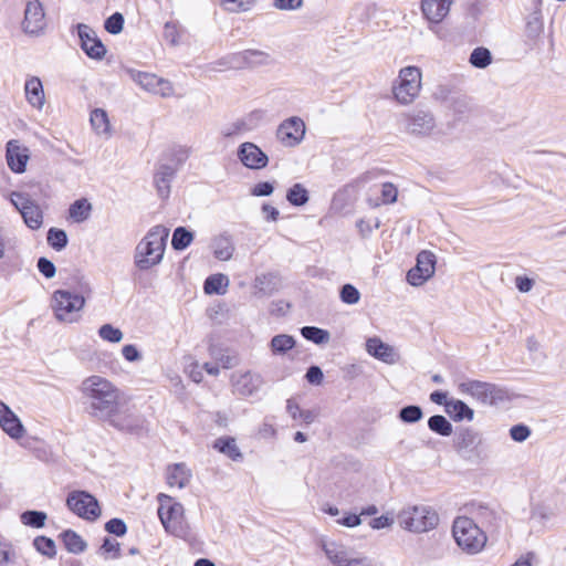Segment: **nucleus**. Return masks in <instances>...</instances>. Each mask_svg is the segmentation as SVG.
Here are the masks:
<instances>
[{
    "mask_svg": "<svg viewBox=\"0 0 566 566\" xmlns=\"http://www.w3.org/2000/svg\"><path fill=\"white\" fill-rule=\"evenodd\" d=\"M81 392L86 399L87 413L101 421L114 416L122 403V391L108 379L102 376H90L81 384Z\"/></svg>",
    "mask_w": 566,
    "mask_h": 566,
    "instance_id": "f257e3e1",
    "label": "nucleus"
},
{
    "mask_svg": "<svg viewBox=\"0 0 566 566\" xmlns=\"http://www.w3.org/2000/svg\"><path fill=\"white\" fill-rule=\"evenodd\" d=\"M168 235L169 229L158 224L140 240L134 255L135 265L139 270H149L161 262Z\"/></svg>",
    "mask_w": 566,
    "mask_h": 566,
    "instance_id": "f03ea898",
    "label": "nucleus"
},
{
    "mask_svg": "<svg viewBox=\"0 0 566 566\" xmlns=\"http://www.w3.org/2000/svg\"><path fill=\"white\" fill-rule=\"evenodd\" d=\"M452 534L458 546L468 554L480 553L488 541L484 531L471 517L459 516L454 520Z\"/></svg>",
    "mask_w": 566,
    "mask_h": 566,
    "instance_id": "7ed1b4c3",
    "label": "nucleus"
},
{
    "mask_svg": "<svg viewBox=\"0 0 566 566\" xmlns=\"http://www.w3.org/2000/svg\"><path fill=\"white\" fill-rule=\"evenodd\" d=\"M422 73L417 66H406L399 71L398 77L392 83L395 99L401 105H410L419 96L421 90Z\"/></svg>",
    "mask_w": 566,
    "mask_h": 566,
    "instance_id": "20e7f679",
    "label": "nucleus"
},
{
    "mask_svg": "<svg viewBox=\"0 0 566 566\" xmlns=\"http://www.w3.org/2000/svg\"><path fill=\"white\" fill-rule=\"evenodd\" d=\"M399 525L413 533H424L433 530L439 523V515L426 505L412 506L398 514Z\"/></svg>",
    "mask_w": 566,
    "mask_h": 566,
    "instance_id": "39448f33",
    "label": "nucleus"
},
{
    "mask_svg": "<svg viewBox=\"0 0 566 566\" xmlns=\"http://www.w3.org/2000/svg\"><path fill=\"white\" fill-rule=\"evenodd\" d=\"M85 305L84 296L67 290H56L52 294L51 308L55 318L63 323H74Z\"/></svg>",
    "mask_w": 566,
    "mask_h": 566,
    "instance_id": "423d86ee",
    "label": "nucleus"
},
{
    "mask_svg": "<svg viewBox=\"0 0 566 566\" xmlns=\"http://www.w3.org/2000/svg\"><path fill=\"white\" fill-rule=\"evenodd\" d=\"M461 394L469 395L484 405H499L509 398L507 391L494 384L467 380L458 385Z\"/></svg>",
    "mask_w": 566,
    "mask_h": 566,
    "instance_id": "0eeeda50",
    "label": "nucleus"
},
{
    "mask_svg": "<svg viewBox=\"0 0 566 566\" xmlns=\"http://www.w3.org/2000/svg\"><path fill=\"white\" fill-rule=\"evenodd\" d=\"M159 502L158 516L165 530L174 535L179 536L182 533L184 506L178 502H172V497L159 493L157 496Z\"/></svg>",
    "mask_w": 566,
    "mask_h": 566,
    "instance_id": "6e6552de",
    "label": "nucleus"
},
{
    "mask_svg": "<svg viewBox=\"0 0 566 566\" xmlns=\"http://www.w3.org/2000/svg\"><path fill=\"white\" fill-rule=\"evenodd\" d=\"M106 422L115 429L128 433L139 434L146 428V420L135 409L129 408L125 401L118 406L117 410Z\"/></svg>",
    "mask_w": 566,
    "mask_h": 566,
    "instance_id": "1a4fd4ad",
    "label": "nucleus"
},
{
    "mask_svg": "<svg viewBox=\"0 0 566 566\" xmlns=\"http://www.w3.org/2000/svg\"><path fill=\"white\" fill-rule=\"evenodd\" d=\"M66 505L74 514L87 521H95L101 516L97 499L86 491L70 492Z\"/></svg>",
    "mask_w": 566,
    "mask_h": 566,
    "instance_id": "9d476101",
    "label": "nucleus"
},
{
    "mask_svg": "<svg viewBox=\"0 0 566 566\" xmlns=\"http://www.w3.org/2000/svg\"><path fill=\"white\" fill-rule=\"evenodd\" d=\"M10 201L20 212L24 223L32 230H38L43 223V212L31 197L21 191H13Z\"/></svg>",
    "mask_w": 566,
    "mask_h": 566,
    "instance_id": "9b49d317",
    "label": "nucleus"
},
{
    "mask_svg": "<svg viewBox=\"0 0 566 566\" xmlns=\"http://www.w3.org/2000/svg\"><path fill=\"white\" fill-rule=\"evenodd\" d=\"M128 76L146 92L170 97L174 95V86L170 81L159 77L154 73L143 72L135 69H127Z\"/></svg>",
    "mask_w": 566,
    "mask_h": 566,
    "instance_id": "f8f14e48",
    "label": "nucleus"
},
{
    "mask_svg": "<svg viewBox=\"0 0 566 566\" xmlns=\"http://www.w3.org/2000/svg\"><path fill=\"white\" fill-rule=\"evenodd\" d=\"M271 62L269 53L259 50H244L230 54L218 62L220 66L228 69H243L266 65Z\"/></svg>",
    "mask_w": 566,
    "mask_h": 566,
    "instance_id": "ddd939ff",
    "label": "nucleus"
},
{
    "mask_svg": "<svg viewBox=\"0 0 566 566\" xmlns=\"http://www.w3.org/2000/svg\"><path fill=\"white\" fill-rule=\"evenodd\" d=\"M471 514L479 526L491 536H497L502 528L503 517L500 511L483 503L472 504Z\"/></svg>",
    "mask_w": 566,
    "mask_h": 566,
    "instance_id": "4468645a",
    "label": "nucleus"
},
{
    "mask_svg": "<svg viewBox=\"0 0 566 566\" xmlns=\"http://www.w3.org/2000/svg\"><path fill=\"white\" fill-rule=\"evenodd\" d=\"M305 132L304 120L301 117L292 116L279 125L276 138L285 147H295L304 139Z\"/></svg>",
    "mask_w": 566,
    "mask_h": 566,
    "instance_id": "2eb2a0df",
    "label": "nucleus"
},
{
    "mask_svg": "<svg viewBox=\"0 0 566 566\" xmlns=\"http://www.w3.org/2000/svg\"><path fill=\"white\" fill-rule=\"evenodd\" d=\"M436 255L431 251L423 250L417 256L416 265L407 273V281L412 286H420L430 277L433 276L436 271Z\"/></svg>",
    "mask_w": 566,
    "mask_h": 566,
    "instance_id": "dca6fc26",
    "label": "nucleus"
},
{
    "mask_svg": "<svg viewBox=\"0 0 566 566\" xmlns=\"http://www.w3.org/2000/svg\"><path fill=\"white\" fill-rule=\"evenodd\" d=\"M436 126V118L430 111L416 109L407 115L406 130L411 135L430 136Z\"/></svg>",
    "mask_w": 566,
    "mask_h": 566,
    "instance_id": "f3484780",
    "label": "nucleus"
},
{
    "mask_svg": "<svg viewBox=\"0 0 566 566\" xmlns=\"http://www.w3.org/2000/svg\"><path fill=\"white\" fill-rule=\"evenodd\" d=\"M82 50L94 60H102L106 54V48L98 39L96 32L87 24L76 25Z\"/></svg>",
    "mask_w": 566,
    "mask_h": 566,
    "instance_id": "a211bd4d",
    "label": "nucleus"
},
{
    "mask_svg": "<svg viewBox=\"0 0 566 566\" xmlns=\"http://www.w3.org/2000/svg\"><path fill=\"white\" fill-rule=\"evenodd\" d=\"M22 28L25 33L31 35H39L44 30L45 14L39 0L27 2Z\"/></svg>",
    "mask_w": 566,
    "mask_h": 566,
    "instance_id": "6ab92c4d",
    "label": "nucleus"
},
{
    "mask_svg": "<svg viewBox=\"0 0 566 566\" xmlns=\"http://www.w3.org/2000/svg\"><path fill=\"white\" fill-rule=\"evenodd\" d=\"M240 161L249 169H262L269 163L268 155L255 144L245 142L238 148Z\"/></svg>",
    "mask_w": 566,
    "mask_h": 566,
    "instance_id": "aec40b11",
    "label": "nucleus"
},
{
    "mask_svg": "<svg viewBox=\"0 0 566 566\" xmlns=\"http://www.w3.org/2000/svg\"><path fill=\"white\" fill-rule=\"evenodd\" d=\"M262 385L263 379L259 374L245 371L232 376L233 391L243 397L254 395Z\"/></svg>",
    "mask_w": 566,
    "mask_h": 566,
    "instance_id": "412c9836",
    "label": "nucleus"
},
{
    "mask_svg": "<svg viewBox=\"0 0 566 566\" xmlns=\"http://www.w3.org/2000/svg\"><path fill=\"white\" fill-rule=\"evenodd\" d=\"M0 427L12 439L24 436L25 429L18 416L2 401H0Z\"/></svg>",
    "mask_w": 566,
    "mask_h": 566,
    "instance_id": "4be33fe9",
    "label": "nucleus"
},
{
    "mask_svg": "<svg viewBox=\"0 0 566 566\" xmlns=\"http://www.w3.org/2000/svg\"><path fill=\"white\" fill-rule=\"evenodd\" d=\"M6 157L8 166L12 171L17 174L25 171L27 163L29 160V149L21 146L18 140L8 142Z\"/></svg>",
    "mask_w": 566,
    "mask_h": 566,
    "instance_id": "5701e85b",
    "label": "nucleus"
},
{
    "mask_svg": "<svg viewBox=\"0 0 566 566\" xmlns=\"http://www.w3.org/2000/svg\"><path fill=\"white\" fill-rule=\"evenodd\" d=\"M366 350L373 357L389 364L394 365L398 360V355L395 348L386 343H384L378 337L368 338L366 342Z\"/></svg>",
    "mask_w": 566,
    "mask_h": 566,
    "instance_id": "b1692460",
    "label": "nucleus"
},
{
    "mask_svg": "<svg viewBox=\"0 0 566 566\" xmlns=\"http://www.w3.org/2000/svg\"><path fill=\"white\" fill-rule=\"evenodd\" d=\"M452 0H422L421 11L431 23H440L449 13Z\"/></svg>",
    "mask_w": 566,
    "mask_h": 566,
    "instance_id": "393cba45",
    "label": "nucleus"
},
{
    "mask_svg": "<svg viewBox=\"0 0 566 566\" xmlns=\"http://www.w3.org/2000/svg\"><path fill=\"white\" fill-rule=\"evenodd\" d=\"M177 167L168 164H159L155 175L154 185L157 189V193L160 198H168L170 193V184L177 172Z\"/></svg>",
    "mask_w": 566,
    "mask_h": 566,
    "instance_id": "a878e982",
    "label": "nucleus"
},
{
    "mask_svg": "<svg viewBox=\"0 0 566 566\" xmlns=\"http://www.w3.org/2000/svg\"><path fill=\"white\" fill-rule=\"evenodd\" d=\"M544 31V23L541 9H536L530 14L525 27L526 42L530 46H534L541 40Z\"/></svg>",
    "mask_w": 566,
    "mask_h": 566,
    "instance_id": "bb28decb",
    "label": "nucleus"
},
{
    "mask_svg": "<svg viewBox=\"0 0 566 566\" xmlns=\"http://www.w3.org/2000/svg\"><path fill=\"white\" fill-rule=\"evenodd\" d=\"M24 93L30 105L38 109L43 107L45 102L44 91L42 82L38 76H31L25 81Z\"/></svg>",
    "mask_w": 566,
    "mask_h": 566,
    "instance_id": "cd10ccee",
    "label": "nucleus"
},
{
    "mask_svg": "<svg viewBox=\"0 0 566 566\" xmlns=\"http://www.w3.org/2000/svg\"><path fill=\"white\" fill-rule=\"evenodd\" d=\"M191 479V471L185 463H176L167 469V483L169 486L186 488Z\"/></svg>",
    "mask_w": 566,
    "mask_h": 566,
    "instance_id": "c85d7f7f",
    "label": "nucleus"
},
{
    "mask_svg": "<svg viewBox=\"0 0 566 566\" xmlns=\"http://www.w3.org/2000/svg\"><path fill=\"white\" fill-rule=\"evenodd\" d=\"M211 247L213 249V254L218 260L227 261L232 258L234 245L231 235L222 233L214 237Z\"/></svg>",
    "mask_w": 566,
    "mask_h": 566,
    "instance_id": "c756f323",
    "label": "nucleus"
},
{
    "mask_svg": "<svg viewBox=\"0 0 566 566\" xmlns=\"http://www.w3.org/2000/svg\"><path fill=\"white\" fill-rule=\"evenodd\" d=\"M213 449L227 455L232 461H242L243 454L240 451L233 437H220L214 440Z\"/></svg>",
    "mask_w": 566,
    "mask_h": 566,
    "instance_id": "7c9ffc66",
    "label": "nucleus"
},
{
    "mask_svg": "<svg viewBox=\"0 0 566 566\" xmlns=\"http://www.w3.org/2000/svg\"><path fill=\"white\" fill-rule=\"evenodd\" d=\"M447 413L454 421L473 420L474 411L464 401L451 399L446 403Z\"/></svg>",
    "mask_w": 566,
    "mask_h": 566,
    "instance_id": "2f4dec72",
    "label": "nucleus"
},
{
    "mask_svg": "<svg viewBox=\"0 0 566 566\" xmlns=\"http://www.w3.org/2000/svg\"><path fill=\"white\" fill-rule=\"evenodd\" d=\"M65 548L67 552L72 554H81L83 553L87 544L76 532L72 530H66L60 535Z\"/></svg>",
    "mask_w": 566,
    "mask_h": 566,
    "instance_id": "473e14b6",
    "label": "nucleus"
},
{
    "mask_svg": "<svg viewBox=\"0 0 566 566\" xmlns=\"http://www.w3.org/2000/svg\"><path fill=\"white\" fill-rule=\"evenodd\" d=\"M229 279L224 274H213L206 279L203 284L205 293L223 295L227 292Z\"/></svg>",
    "mask_w": 566,
    "mask_h": 566,
    "instance_id": "72a5a7b5",
    "label": "nucleus"
},
{
    "mask_svg": "<svg viewBox=\"0 0 566 566\" xmlns=\"http://www.w3.org/2000/svg\"><path fill=\"white\" fill-rule=\"evenodd\" d=\"M323 549L335 566H344L350 554L343 545L336 543H326L323 545Z\"/></svg>",
    "mask_w": 566,
    "mask_h": 566,
    "instance_id": "f704fd0d",
    "label": "nucleus"
},
{
    "mask_svg": "<svg viewBox=\"0 0 566 566\" xmlns=\"http://www.w3.org/2000/svg\"><path fill=\"white\" fill-rule=\"evenodd\" d=\"M277 277L272 273L258 275L254 280V289L258 294L271 295L277 291Z\"/></svg>",
    "mask_w": 566,
    "mask_h": 566,
    "instance_id": "c9c22d12",
    "label": "nucleus"
},
{
    "mask_svg": "<svg viewBox=\"0 0 566 566\" xmlns=\"http://www.w3.org/2000/svg\"><path fill=\"white\" fill-rule=\"evenodd\" d=\"M295 346V339L287 334L275 335L270 343L271 352L274 355H284Z\"/></svg>",
    "mask_w": 566,
    "mask_h": 566,
    "instance_id": "e433bc0d",
    "label": "nucleus"
},
{
    "mask_svg": "<svg viewBox=\"0 0 566 566\" xmlns=\"http://www.w3.org/2000/svg\"><path fill=\"white\" fill-rule=\"evenodd\" d=\"M92 205L86 199L75 200L69 208L70 218L75 222H83L88 219Z\"/></svg>",
    "mask_w": 566,
    "mask_h": 566,
    "instance_id": "4c0bfd02",
    "label": "nucleus"
},
{
    "mask_svg": "<svg viewBox=\"0 0 566 566\" xmlns=\"http://www.w3.org/2000/svg\"><path fill=\"white\" fill-rule=\"evenodd\" d=\"M91 125L96 134H108L111 126L107 113L102 108H95L91 112Z\"/></svg>",
    "mask_w": 566,
    "mask_h": 566,
    "instance_id": "58836bf2",
    "label": "nucleus"
},
{
    "mask_svg": "<svg viewBox=\"0 0 566 566\" xmlns=\"http://www.w3.org/2000/svg\"><path fill=\"white\" fill-rule=\"evenodd\" d=\"M286 200L292 206L302 207L308 202L310 195L302 184H294L286 192Z\"/></svg>",
    "mask_w": 566,
    "mask_h": 566,
    "instance_id": "ea45409f",
    "label": "nucleus"
},
{
    "mask_svg": "<svg viewBox=\"0 0 566 566\" xmlns=\"http://www.w3.org/2000/svg\"><path fill=\"white\" fill-rule=\"evenodd\" d=\"M193 240V233L185 227H178L174 230L171 247L176 251H182L188 248Z\"/></svg>",
    "mask_w": 566,
    "mask_h": 566,
    "instance_id": "a19ab883",
    "label": "nucleus"
},
{
    "mask_svg": "<svg viewBox=\"0 0 566 566\" xmlns=\"http://www.w3.org/2000/svg\"><path fill=\"white\" fill-rule=\"evenodd\" d=\"M301 334L305 339L316 345L326 344L331 338L328 331L316 326H304L301 328Z\"/></svg>",
    "mask_w": 566,
    "mask_h": 566,
    "instance_id": "79ce46f5",
    "label": "nucleus"
},
{
    "mask_svg": "<svg viewBox=\"0 0 566 566\" xmlns=\"http://www.w3.org/2000/svg\"><path fill=\"white\" fill-rule=\"evenodd\" d=\"M469 62L476 69H485L492 63L491 51L488 48L478 46L471 52Z\"/></svg>",
    "mask_w": 566,
    "mask_h": 566,
    "instance_id": "37998d69",
    "label": "nucleus"
},
{
    "mask_svg": "<svg viewBox=\"0 0 566 566\" xmlns=\"http://www.w3.org/2000/svg\"><path fill=\"white\" fill-rule=\"evenodd\" d=\"M428 427L434 433L449 437L452 433V424L442 415H434L428 419Z\"/></svg>",
    "mask_w": 566,
    "mask_h": 566,
    "instance_id": "c03bdc74",
    "label": "nucleus"
},
{
    "mask_svg": "<svg viewBox=\"0 0 566 566\" xmlns=\"http://www.w3.org/2000/svg\"><path fill=\"white\" fill-rule=\"evenodd\" d=\"M46 518L48 515L45 512L34 510L25 511L20 515L22 524L33 528L43 527L45 525Z\"/></svg>",
    "mask_w": 566,
    "mask_h": 566,
    "instance_id": "a18cd8bd",
    "label": "nucleus"
},
{
    "mask_svg": "<svg viewBox=\"0 0 566 566\" xmlns=\"http://www.w3.org/2000/svg\"><path fill=\"white\" fill-rule=\"evenodd\" d=\"M46 240L49 245L56 251H62L69 242L66 232L59 228H50Z\"/></svg>",
    "mask_w": 566,
    "mask_h": 566,
    "instance_id": "49530a36",
    "label": "nucleus"
},
{
    "mask_svg": "<svg viewBox=\"0 0 566 566\" xmlns=\"http://www.w3.org/2000/svg\"><path fill=\"white\" fill-rule=\"evenodd\" d=\"M423 417L420 406L409 405L399 410L398 418L405 423H416Z\"/></svg>",
    "mask_w": 566,
    "mask_h": 566,
    "instance_id": "de8ad7c7",
    "label": "nucleus"
},
{
    "mask_svg": "<svg viewBox=\"0 0 566 566\" xmlns=\"http://www.w3.org/2000/svg\"><path fill=\"white\" fill-rule=\"evenodd\" d=\"M35 549L48 557L55 556V543L52 538L45 536H38L33 541Z\"/></svg>",
    "mask_w": 566,
    "mask_h": 566,
    "instance_id": "09e8293b",
    "label": "nucleus"
},
{
    "mask_svg": "<svg viewBox=\"0 0 566 566\" xmlns=\"http://www.w3.org/2000/svg\"><path fill=\"white\" fill-rule=\"evenodd\" d=\"M98 336L109 343H119L123 339V332L112 324H104L98 329Z\"/></svg>",
    "mask_w": 566,
    "mask_h": 566,
    "instance_id": "8fccbe9b",
    "label": "nucleus"
},
{
    "mask_svg": "<svg viewBox=\"0 0 566 566\" xmlns=\"http://www.w3.org/2000/svg\"><path fill=\"white\" fill-rule=\"evenodd\" d=\"M339 297L348 305L357 304L360 300V292L353 284H344L339 290Z\"/></svg>",
    "mask_w": 566,
    "mask_h": 566,
    "instance_id": "3c124183",
    "label": "nucleus"
},
{
    "mask_svg": "<svg viewBox=\"0 0 566 566\" xmlns=\"http://www.w3.org/2000/svg\"><path fill=\"white\" fill-rule=\"evenodd\" d=\"M124 27V17L119 12L113 13L105 20L104 28L111 34H118Z\"/></svg>",
    "mask_w": 566,
    "mask_h": 566,
    "instance_id": "603ef678",
    "label": "nucleus"
},
{
    "mask_svg": "<svg viewBox=\"0 0 566 566\" xmlns=\"http://www.w3.org/2000/svg\"><path fill=\"white\" fill-rule=\"evenodd\" d=\"M479 439V434L472 429H463L459 433L458 447L460 449H468L473 447Z\"/></svg>",
    "mask_w": 566,
    "mask_h": 566,
    "instance_id": "864d4df0",
    "label": "nucleus"
},
{
    "mask_svg": "<svg viewBox=\"0 0 566 566\" xmlns=\"http://www.w3.org/2000/svg\"><path fill=\"white\" fill-rule=\"evenodd\" d=\"M105 531L116 536H123L127 532V526L122 518H112L105 524Z\"/></svg>",
    "mask_w": 566,
    "mask_h": 566,
    "instance_id": "5fc2aeb1",
    "label": "nucleus"
},
{
    "mask_svg": "<svg viewBox=\"0 0 566 566\" xmlns=\"http://www.w3.org/2000/svg\"><path fill=\"white\" fill-rule=\"evenodd\" d=\"M36 266L40 273L46 279H52L56 273L54 263L44 256L38 260Z\"/></svg>",
    "mask_w": 566,
    "mask_h": 566,
    "instance_id": "6e6d98bb",
    "label": "nucleus"
},
{
    "mask_svg": "<svg viewBox=\"0 0 566 566\" xmlns=\"http://www.w3.org/2000/svg\"><path fill=\"white\" fill-rule=\"evenodd\" d=\"M511 438L516 442H524L531 436V429L525 424H515L510 429Z\"/></svg>",
    "mask_w": 566,
    "mask_h": 566,
    "instance_id": "4d7b16f0",
    "label": "nucleus"
},
{
    "mask_svg": "<svg viewBox=\"0 0 566 566\" xmlns=\"http://www.w3.org/2000/svg\"><path fill=\"white\" fill-rule=\"evenodd\" d=\"M397 196H398V190L392 184L386 182L382 185V189H381L382 203L390 205V203L396 202Z\"/></svg>",
    "mask_w": 566,
    "mask_h": 566,
    "instance_id": "13d9d810",
    "label": "nucleus"
},
{
    "mask_svg": "<svg viewBox=\"0 0 566 566\" xmlns=\"http://www.w3.org/2000/svg\"><path fill=\"white\" fill-rule=\"evenodd\" d=\"M164 38L170 44L176 45L178 43L179 32L177 25L174 22H166L164 25Z\"/></svg>",
    "mask_w": 566,
    "mask_h": 566,
    "instance_id": "bf43d9fd",
    "label": "nucleus"
},
{
    "mask_svg": "<svg viewBox=\"0 0 566 566\" xmlns=\"http://www.w3.org/2000/svg\"><path fill=\"white\" fill-rule=\"evenodd\" d=\"M274 191V187L269 181H262L256 185L251 190V195L255 197H268L271 196Z\"/></svg>",
    "mask_w": 566,
    "mask_h": 566,
    "instance_id": "052dcab7",
    "label": "nucleus"
},
{
    "mask_svg": "<svg viewBox=\"0 0 566 566\" xmlns=\"http://www.w3.org/2000/svg\"><path fill=\"white\" fill-rule=\"evenodd\" d=\"M101 551L103 554L113 553V558H118L120 556L119 543L108 537L104 539Z\"/></svg>",
    "mask_w": 566,
    "mask_h": 566,
    "instance_id": "680f3d73",
    "label": "nucleus"
},
{
    "mask_svg": "<svg viewBox=\"0 0 566 566\" xmlns=\"http://www.w3.org/2000/svg\"><path fill=\"white\" fill-rule=\"evenodd\" d=\"M323 377V371L318 366H311L305 374L306 380L312 385H319Z\"/></svg>",
    "mask_w": 566,
    "mask_h": 566,
    "instance_id": "e2e57ef3",
    "label": "nucleus"
},
{
    "mask_svg": "<svg viewBox=\"0 0 566 566\" xmlns=\"http://www.w3.org/2000/svg\"><path fill=\"white\" fill-rule=\"evenodd\" d=\"M273 6L279 10H295L303 6V0H274Z\"/></svg>",
    "mask_w": 566,
    "mask_h": 566,
    "instance_id": "0e129e2a",
    "label": "nucleus"
},
{
    "mask_svg": "<svg viewBox=\"0 0 566 566\" xmlns=\"http://www.w3.org/2000/svg\"><path fill=\"white\" fill-rule=\"evenodd\" d=\"M250 0H228L226 9L232 12L245 11L249 9Z\"/></svg>",
    "mask_w": 566,
    "mask_h": 566,
    "instance_id": "69168bd1",
    "label": "nucleus"
},
{
    "mask_svg": "<svg viewBox=\"0 0 566 566\" xmlns=\"http://www.w3.org/2000/svg\"><path fill=\"white\" fill-rule=\"evenodd\" d=\"M124 358L128 361H137L142 358L140 353L135 345H125L122 349Z\"/></svg>",
    "mask_w": 566,
    "mask_h": 566,
    "instance_id": "338daca9",
    "label": "nucleus"
},
{
    "mask_svg": "<svg viewBox=\"0 0 566 566\" xmlns=\"http://www.w3.org/2000/svg\"><path fill=\"white\" fill-rule=\"evenodd\" d=\"M344 566H373L371 560L368 557L365 556H352L349 554L348 559L346 560V564Z\"/></svg>",
    "mask_w": 566,
    "mask_h": 566,
    "instance_id": "774afa93",
    "label": "nucleus"
}]
</instances>
